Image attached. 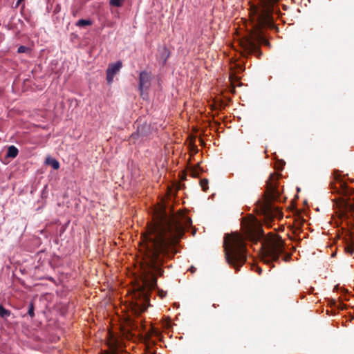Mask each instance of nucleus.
Returning a JSON list of instances; mask_svg holds the SVG:
<instances>
[{"label": "nucleus", "mask_w": 354, "mask_h": 354, "mask_svg": "<svg viewBox=\"0 0 354 354\" xmlns=\"http://www.w3.org/2000/svg\"><path fill=\"white\" fill-rule=\"evenodd\" d=\"M191 225L192 220L183 214L169 215L160 210L142 234V285L133 293L132 308L136 314L145 312L149 306L150 292L157 288V276L163 274L165 259L172 258L177 253L176 246Z\"/></svg>", "instance_id": "f257e3e1"}, {"label": "nucleus", "mask_w": 354, "mask_h": 354, "mask_svg": "<svg viewBox=\"0 0 354 354\" xmlns=\"http://www.w3.org/2000/svg\"><path fill=\"white\" fill-rule=\"evenodd\" d=\"M277 2L278 0H258L257 4L250 6L251 30L241 42L244 56L254 55L259 57L262 55L260 45H270L265 37V31L277 28L273 12Z\"/></svg>", "instance_id": "f03ea898"}, {"label": "nucleus", "mask_w": 354, "mask_h": 354, "mask_svg": "<svg viewBox=\"0 0 354 354\" xmlns=\"http://www.w3.org/2000/svg\"><path fill=\"white\" fill-rule=\"evenodd\" d=\"M248 234L254 239L263 238L261 243L262 261L269 265L279 260L281 255L284 261L288 262L291 259V254L285 252L284 242L281 236L272 234H268L264 236V232L261 226L255 223L251 224L248 229Z\"/></svg>", "instance_id": "7ed1b4c3"}, {"label": "nucleus", "mask_w": 354, "mask_h": 354, "mask_svg": "<svg viewBox=\"0 0 354 354\" xmlns=\"http://www.w3.org/2000/svg\"><path fill=\"white\" fill-rule=\"evenodd\" d=\"M223 248L227 263L239 271L247 261V248L243 236L238 233L225 234Z\"/></svg>", "instance_id": "20e7f679"}, {"label": "nucleus", "mask_w": 354, "mask_h": 354, "mask_svg": "<svg viewBox=\"0 0 354 354\" xmlns=\"http://www.w3.org/2000/svg\"><path fill=\"white\" fill-rule=\"evenodd\" d=\"M280 196L281 193L277 188V183L274 180V176L272 174L266 182L265 199L261 207L265 225L268 227H272L271 223L274 219H280L283 217V213L280 209L272 203V201H280Z\"/></svg>", "instance_id": "39448f33"}, {"label": "nucleus", "mask_w": 354, "mask_h": 354, "mask_svg": "<svg viewBox=\"0 0 354 354\" xmlns=\"http://www.w3.org/2000/svg\"><path fill=\"white\" fill-rule=\"evenodd\" d=\"M122 62L118 61L115 63L110 64L106 69V81L111 84L113 81V77L122 68Z\"/></svg>", "instance_id": "423d86ee"}, {"label": "nucleus", "mask_w": 354, "mask_h": 354, "mask_svg": "<svg viewBox=\"0 0 354 354\" xmlns=\"http://www.w3.org/2000/svg\"><path fill=\"white\" fill-rule=\"evenodd\" d=\"M150 133V127L147 123H144L141 125L137 122V131L131 136V139H137L138 138L147 137Z\"/></svg>", "instance_id": "0eeeda50"}, {"label": "nucleus", "mask_w": 354, "mask_h": 354, "mask_svg": "<svg viewBox=\"0 0 354 354\" xmlns=\"http://www.w3.org/2000/svg\"><path fill=\"white\" fill-rule=\"evenodd\" d=\"M151 74L146 71H142L139 75V90L141 94L143 90L150 86Z\"/></svg>", "instance_id": "6e6552de"}, {"label": "nucleus", "mask_w": 354, "mask_h": 354, "mask_svg": "<svg viewBox=\"0 0 354 354\" xmlns=\"http://www.w3.org/2000/svg\"><path fill=\"white\" fill-rule=\"evenodd\" d=\"M108 344H109V346L110 349L111 350V352L113 353V354H116L118 344H119L118 340L114 337H111L109 339Z\"/></svg>", "instance_id": "1a4fd4ad"}, {"label": "nucleus", "mask_w": 354, "mask_h": 354, "mask_svg": "<svg viewBox=\"0 0 354 354\" xmlns=\"http://www.w3.org/2000/svg\"><path fill=\"white\" fill-rule=\"evenodd\" d=\"M18 152L19 151L16 147L14 145L9 146L8 148L6 157L14 158L17 156Z\"/></svg>", "instance_id": "9d476101"}, {"label": "nucleus", "mask_w": 354, "mask_h": 354, "mask_svg": "<svg viewBox=\"0 0 354 354\" xmlns=\"http://www.w3.org/2000/svg\"><path fill=\"white\" fill-rule=\"evenodd\" d=\"M46 165H50L54 169H58L59 167V162L50 157L46 158Z\"/></svg>", "instance_id": "9b49d317"}, {"label": "nucleus", "mask_w": 354, "mask_h": 354, "mask_svg": "<svg viewBox=\"0 0 354 354\" xmlns=\"http://www.w3.org/2000/svg\"><path fill=\"white\" fill-rule=\"evenodd\" d=\"M11 315L10 310L6 309L1 304H0V317L6 319Z\"/></svg>", "instance_id": "f8f14e48"}, {"label": "nucleus", "mask_w": 354, "mask_h": 354, "mask_svg": "<svg viewBox=\"0 0 354 354\" xmlns=\"http://www.w3.org/2000/svg\"><path fill=\"white\" fill-rule=\"evenodd\" d=\"M345 250L347 253L352 255L354 252V238L351 239V243L347 244L345 248Z\"/></svg>", "instance_id": "ddd939ff"}, {"label": "nucleus", "mask_w": 354, "mask_h": 354, "mask_svg": "<svg viewBox=\"0 0 354 354\" xmlns=\"http://www.w3.org/2000/svg\"><path fill=\"white\" fill-rule=\"evenodd\" d=\"M91 24L92 21L88 19H80L76 22V25L80 27L91 26Z\"/></svg>", "instance_id": "4468645a"}, {"label": "nucleus", "mask_w": 354, "mask_h": 354, "mask_svg": "<svg viewBox=\"0 0 354 354\" xmlns=\"http://www.w3.org/2000/svg\"><path fill=\"white\" fill-rule=\"evenodd\" d=\"M169 57V51L167 49V48L165 46L162 48V57H161L163 60V64H165L166 62V61Z\"/></svg>", "instance_id": "2eb2a0df"}, {"label": "nucleus", "mask_w": 354, "mask_h": 354, "mask_svg": "<svg viewBox=\"0 0 354 354\" xmlns=\"http://www.w3.org/2000/svg\"><path fill=\"white\" fill-rule=\"evenodd\" d=\"M18 53H30V48L25 46H20L17 49Z\"/></svg>", "instance_id": "dca6fc26"}, {"label": "nucleus", "mask_w": 354, "mask_h": 354, "mask_svg": "<svg viewBox=\"0 0 354 354\" xmlns=\"http://www.w3.org/2000/svg\"><path fill=\"white\" fill-rule=\"evenodd\" d=\"M200 185L204 192L208 189V180L206 178L201 179Z\"/></svg>", "instance_id": "f3484780"}, {"label": "nucleus", "mask_w": 354, "mask_h": 354, "mask_svg": "<svg viewBox=\"0 0 354 354\" xmlns=\"http://www.w3.org/2000/svg\"><path fill=\"white\" fill-rule=\"evenodd\" d=\"M124 1L122 0H110V4L115 7H121Z\"/></svg>", "instance_id": "a211bd4d"}, {"label": "nucleus", "mask_w": 354, "mask_h": 354, "mask_svg": "<svg viewBox=\"0 0 354 354\" xmlns=\"http://www.w3.org/2000/svg\"><path fill=\"white\" fill-rule=\"evenodd\" d=\"M28 314L31 317H32L34 316V315H35L34 314V306H33V304L32 303H30L29 306H28Z\"/></svg>", "instance_id": "6ab92c4d"}, {"label": "nucleus", "mask_w": 354, "mask_h": 354, "mask_svg": "<svg viewBox=\"0 0 354 354\" xmlns=\"http://www.w3.org/2000/svg\"><path fill=\"white\" fill-rule=\"evenodd\" d=\"M192 172V175L194 176V177H196L198 176V172L197 171V169L196 168H193L191 171Z\"/></svg>", "instance_id": "aec40b11"}, {"label": "nucleus", "mask_w": 354, "mask_h": 354, "mask_svg": "<svg viewBox=\"0 0 354 354\" xmlns=\"http://www.w3.org/2000/svg\"><path fill=\"white\" fill-rule=\"evenodd\" d=\"M254 268H255V269H256L255 270H256L259 274H261V272H262V269H261V268H259V266H254L252 269H254Z\"/></svg>", "instance_id": "412c9836"}, {"label": "nucleus", "mask_w": 354, "mask_h": 354, "mask_svg": "<svg viewBox=\"0 0 354 354\" xmlns=\"http://www.w3.org/2000/svg\"><path fill=\"white\" fill-rule=\"evenodd\" d=\"M167 293L166 292L163 291V290H161V291H159V296L161 297V298H163L166 296Z\"/></svg>", "instance_id": "4be33fe9"}, {"label": "nucleus", "mask_w": 354, "mask_h": 354, "mask_svg": "<svg viewBox=\"0 0 354 354\" xmlns=\"http://www.w3.org/2000/svg\"><path fill=\"white\" fill-rule=\"evenodd\" d=\"M190 270H191V272H195L196 268H195L194 267H193V266H192V267L190 268Z\"/></svg>", "instance_id": "5701e85b"}, {"label": "nucleus", "mask_w": 354, "mask_h": 354, "mask_svg": "<svg viewBox=\"0 0 354 354\" xmlns=\"http://www.w3.org/2000/svg\"><path fill=\"white\" fill-rule=\"evenodd\" d=\"M44 193V187L41 190V194H43Z\"/></svg>", "instance_id": "b1692460"}, {"label": "nucleus", "mask_w": 354, "mask_h": 354, "mask_svg": "<svg viewBox=\"0 0 354 354\" xmlns=\"http://www.w3.org/2000/svg\"><path fill=\"white\" fill-rule=\"evenodd\" d=\"M230 79L232 80V75H230Z\"/></svg>", "instance_id": "393cba45"}, {"label": "nucleus", "mask_w": 354, "mask_h": 354, "mask_svg": "<svg viewBox=\"0 0 354 354\" xmlns=\"http://www.w3.org/2000/svg\"><path fill=\"white\" fill-rule=\"evenodd\" d=\"M47 279H49V280H52V278H51V277H48V278H47Z\"/></svg>", "instance_id": "a878e982"}]
</instances>
